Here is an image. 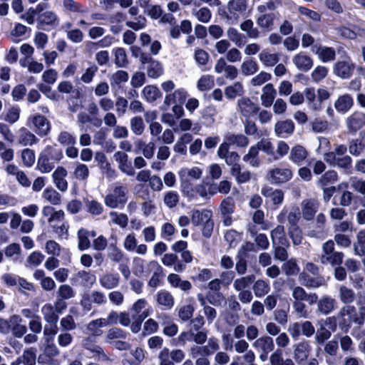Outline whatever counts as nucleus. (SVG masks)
I'll list each match as a JSON object with an SVG mask.
<instances>
[{
	"mask_svg": "<svg viewBox=\"0 0 365 365\" xmlns=\"http://www.w3.org/2000/svg\"><path fill=\"white\" fill-rule=\"evenodd\" d=\"M245 93L244 87L240 82H235L225 89V94L228 99H234Z\"/></svg>",
	"mask_w": 365,
	"mask_h": 365,
	"instance_id": "8fccbe9b",
	"label": "nucleus"
},
{
	"mask_svg": "<svg viewBox=\"0 0 365 365\" xmlns=\"http://www.w3.org/2000/svg\"><path fill=\"white\" fill-rule=\"evenodd\" d=\"M344 258V254L341 252H331L330 254H322L319 257V261L323 264H330L331 265H339L341 264Z\"/></svg>",
	"mask_w": 365,
	"mask_h": 365,
	"instance_id": "473e14b6",
	"label": "nucleus"
},
{
	"mask_svg": "<svg viewBox=\"0 0 365 365\" xmlns=\"http://www.w3.org/2000/svg\"><path fill=\"white\" fill-rule=\"evenodd\" d=\"M294 129V123L291 119L279 120L274 128L275 135L282 138H286L292 135Z\"/></svg>",
	"mask_w": 365,
	"mask_h": 365,
	"instance_id": "9d476101",
	"label": "nucleus"
},
{
	"mask_svg": "<svg viewBox=\"0 0 365 365\" xmlns=\"http://www.w3.org/2000/svg\"><path fill=\"white\" fill-rule=\"evenodd\" d=\"M292 171L289 168H274L268 171L267 178L272 183L281 184L292 178Z\"/></svg>",
	"mask_w": 365,
	"mask_h": 365,
	"instance_id": "0eeeda50",
	"label": "nucleus"
},
{
	"mask_svg": "<svg viewBox=\"0 0 365 365\" xmlns=\"http://www.w3.org/2000/svg\"><path fill=\"white\" fill-rule=\"evenodd\" d=\"M163 73V68L160 63L154 60L150 61L147 68V74L150 78H157Z\"/></svg>",
	"mask_w": 365,
	"mask_h": 365,
	"instance_id": "69168bd1",
	"label": "nucleus"
},
{
	"mask_svg": "<svg viewBox=\"0 0 365 365\" xmlns=\"http://www.w3.org/2000/svg\"><path fill=\"white\" fill-rule=\"evenodd\" d=\"M187 97V92L184 88L175 90L173 93L167 95L165 98L164 103L167 106L173 104L182 105Z\"/></svg>",
	"mask_w": 365,
	"mask_h": 365,
	"instance_id": "b1692460",
	"label": "nucleus"
},
{
	"mask_svg": "<svg viewBox=\"0 0 365 365\" xmlns=\"http://www.w3.org/2000/svg\"><path fill=\"white\" fill-rule=\"evenodd\" d=\"M192 15L201 23H208L212 17V12L207 7L194 8L192 9Z\"/></svg>",
	"mask_w": 365,
	"mask_h": 365,
	"instance_id": "de8ad7c7",
	"label": "nucleus"
},
{
	"mask_svg": "<svg viewBox=\"0 0 365 365\" xmlns=\"http://www.w3.org/2000/svg\"><path fill=\"white\" fill-rule=\"evenodd\" d=\"M126 338V333L121 329L113 327L110 329L106 336V341L112 344L115 339Z\"/></svg>",
	"mask_w": 365,
	"mask_h": 365,
	"instance_id": "e2e57ef3",
	"label": "nucleus"
},
{
	"mask_svg": "<svg viewBox=\"0 0 365 365\" xmlns=\"http://www.w3.org/2000/svg\"><path fill=\"white\" fill-rule=\"evenodd\" d=\"M37 22L41 28H43L44 26L56 27L59 24V19L56 12L46 11L38 16Z\"/></svg>",
	"mask_w": 365,
	"mask_h": 365,
	"instance_id": "4468645a",
	"label": "nucleus"
},
{
	"mask_svg": "<svg viewBox=\"0 0 365 365\" xmlns=\"http://www.w3.org/2000/svg\"><path fill=\"white\" fill-rule=\"evenodd\" d=\"M42 197L53 205H59L61 203V195L53 187L46 188L43 192Z\"/></svg>",
	"mask_w": 365,
	"mask_h": 365,
	"instance_id": "37998d69",
	"label": "nucleus"
},
{
	"mask_svg": "<svg viewBox=\"0 0 365 365\" xmlns=\"http://www.w3.org/2000/svg\"><path fill=\"white\" fill-rule=\"evenodd\" d=\"M72 175L75 179L86 182L89 177L90 171L86 165L77 162L75 163Z\"/></svg>",
	"mask_w": 365,
	"mask_h": 365,
	"instance_id": "58836bf2",
	"label": "nucleus"
},
{
	"mask_svg": "<svg viewBox=\"0 0 365 365\" xmlns=\"http://www.w3.org/2000/svg\"><path fill=\"white\" fill-rule=\"evenodd\" d=\"M318 210V203L314 200H306L302 202V213L307 220L313 219Z\"/></svg>",
	"mask_w": 365,
	"mask_h": 365,
	"instance_id": "bb28decb",
	"label": "nucleus"
},
{
	"mask_svg": "<svg viewBox=\"0 0 365 365\" xmlns=\"http://www.w3.org/2000/svg\"><path fill=\"white\" fill-rule=\"evenodd\" d=\"M354 69V65L349 61H337L333 67L334 73L338 77L346 79L351 77Z\"/></svg>",
	"mask_w": 365,
	"mask_h": 365,
	"instance_id": "f8f14e48",
	"label": "nucleus"
},
{
	"mask_svg": "<svg viewBox=\"0 0 365 365\" xmlns=\"http://www.w3.org/2000/svg\"><path fill=\"white\" fill-rule=\"evenodd\" d=\"M253 292L256 297L260 298L266 296L270 291L269 283L264 279H257L252 286Z\"/></svg>",
	"mask_w": 365,
	"mask_h": 365,
	"instance_id": "ea45409f",
	"label": "nucleus"
},
{
	"mask_svg": "<svg viewBox=\"0 0 365 365\" xmlns=\"http://www.w3.org/2000/svg\"><path fill=\"white\" fill-rule=\"evenodd\" d=\"M277 96V91L273 84L267 83L262 88V93L260 96L262 105L265 108L270 107Z\"/></svg>",
	"mask_w": 365,
	"mask_h": 365,
	"instance_id": "aec40b11",
	"label": "nucleus"
},
{
	"mask_svg": "<svg viewBox=\"0 0 365 365\" xmlns=\"http://www.w3.org/2000/svg\"><path fill=\"white\" fill-rule=\"evenodd\" d=\"M252 347L259 353V359L264 362L268 359V355L274 349L273 339L268 335H263L253 341Z\"/></svg>",
	"mask_w": 365,
	"mask_h": 365,
	"instance_id": "7ed1b4c3",
	"label": "nucleus"
},
{
	"mask_svg": "<svg viewBox=\"0 0 365 365\" xmlns=\"http://www.w3.org/2000/svg\"><path fill=\"white\" fill-rule=\"evenodd\" d=\"M202 356H210L217 353L220 349V341L216 337H210L206 345L201 346Z\"/></svg>",
	"mask_w": 365,
	"mask_h": 365,
	"instance_id": "3c124183",
	"label": "nucleus"
},
{
	"mask_svg": "<svg viewBox=\"0 0 365 365\" xmlns=\"http://www.w3.org/2000/svg\"><path fill=\"white\" fill-rule=\"evenodd\" d=\"M230 173L235 178L236 181L240 184L248 182L251 178L250 172L247 170L242 171L240 165L235 168H231Z\"/></svg>",
	"mask_w": 365,
	"mask_h": 365,
	"instance_id": "bf43d9fd",
	"label": "nucleus"
},
{
	"mask_svg": "<svg viewBox=\"0 0 365 365\" xmlns=\"http://www.w3.org/2000/svg\"><path fill=\"white\" fill-rule=\"evenodd\" d=\"M89 235L90 232L84 228L78 231V247L81 251L88 250L91 247Z\"/></svg>",
	"mask_w": 365,
	"mask_h": 365,
	"instance_id": "4d7b16f0",
	"label": "nucleus"
},
{
	"mask_svg": "<svg viewBox=\"0 0 365 365\" xmlns=\"http://www.w3.org/2000/svg\"><path fill=\"white\" fill-rule=\"evenodd\" d=\"M261 193L264 197L269 198L275 205H279L283 202L284 192L281 190H274L272 187L264 186L262 188Z\"/></svg>",
	"mask_w": 365,
	"mask_h": 365,
	"instance_id": "5701e85b",
	"label": "nucleus"
},
{
	"mask_svg": "<svg viewBox=\"0 0 365 365\" xmlns=\"http://www.w3.org/2000/svg\"><path fill=\"white\" fill-rule=\"evenodd\" d=\"M126 202L125 188L120 185H115L113 192L105 197V204L110 208L122 207Z\"/></svg>",
	"mask_w": 365,
	"mask_h": 365,
	"instance_id": "20e7f679",
	"label": "nucleus"
},
{
	"mask_svg": "<svg viewBox=\"0 0 365 365\" xmlns=\"http://www.w3.org/2000/svg\"><path fill=\"white\" fill-rule=\"evenodd\" d=\"M349 131L356 133L365 125V113L356 111L350 115L346 120Z\"/></svg>",
	"mask_w": 365,
	"mask_h": 365,
	"instance_id": "9b49d317",
	"label": "nucleus"
},
{
	"mask_svg": "<svg viewBox=\"0 0 365 365\" xmlns=\"http://www.w3.org/2000/svg\"><path fill=\"white\" fill-rule=\"evenodd\" d=\"M259 109V105L253 102L249 97H242L237 102V111L242 118L245 119L256 115Z\"/></svg>",
	"mask_w": 365,
	"mask_h": 365,
	"instance_id": "39448f33",
	"label": "nucleus"
},
{
	"mask_svg": "<svg viewBox=\"0 0 365 365\" xmlns=\"http://www.w3.org/2000/svg\"><path fill=\"white\" fill-rule=\"evenodd\" d=\"M270 365H295L292 359H284L282 349H277L269 356Z\"/></svg>",
	"mask_w": 365,
	"mask_h": 365,
	"instance_id": "4c0bfd02",
	"label": "nucleus"
},
{
	"mask_svg": "<svg viewBox=\"0 0 365 365\" xmlns=\"http://www.w3.org/2000/svg\"><path fill=\"white\" fill-rule=\"evenodd\" d=\"M67 175V170L62 166H58L53 173V182L61 192H65L68 189V182L66 180Z\"/></svg>",
	"mask_w": 365,
	"mask_h": 365,
	"instance_id": "f3484780",
	"label": "nucleus"
},
{
	"mask_svg": "<svg viewBox=\"0 0 365 365\" xmlns=\"http://www.w3.org/2000/svg\"><path fill=\"white\" fill-rule=\"evenodd\" d=\"M259 60L265 67H272L279 61L278 53H271L267 49H264L259 54Z\"/></svg>",
	"mask_w": 365,
	"mask_h": 365,
	"instance_id": "cd10ccee",
	"label": "nucleus"
},
{
	"mask_svg": "<svg viewBox=\"0 0 365 365\" xmlns=\"http://www.w3.org/2000/svg\"><path fill=\"white\" fill-rule=\"evenodd\" d=\"M57 296L61 300H68L75 296V291L70 285L63 284L59 286Z\"/></svg>",
	"mask_w": 365,
	"mask_h": 365,
	"instance_id": "338daca9",
	"label": "nucleus"
},
{
	"mask_svg": "<svg viewBox=\"0 0 365 365\" xmlns=\"http://www.w3.org/2000/svg\"><path fill=\"white\" fill-rule=\"evenodd\" d=\"M119 276L117 274L106 273L100 279L101 285L107 289H111L115 288L119 284Z\"/></svg>",
	"mask_w": 365,
	"mask_h": 365,
	"instance_id": "e433bc0d",
	"label": "nucleus"
},
{
	"mask_svg": "<svg viewBox=\"0 0 365 365\" xmlns=\"http://www.w3.org/2000/svg\"><path fill=\"white\" fill-rule=\"evenodd\" d=\"M45 258L39 251H35L31 253L26 259V267H36L39 266Z\"/></svg>",
	"mask_w": 365,
	"mask_h": 365,
	"instance_id": "774afa93",
	"label": "nucleus"
},
{
	"mask_svg": "<svg viewBox=\"0 0 365 365\" xmlns=\"http://www.w3.org/2000/svg\"><path fill=\"white\" fill-rule=\"evenodd\" d=\"M148 269L150 272H153V275L148 282V285L150 287L156 288L160 285L163 275V268L158 262L153 260L148 263Z\"/></svg>",
	"mask_w": 365,
	"mask_h": 365,
	"instance_id": "ddd939ff",
	"label": "nucleus"
},
{
	"mask_svg": "<svg viewBox=\"0 0 365 365\" xmlns=\"http://www.w3.org/2000/svg\"><path fill=\"white\" fill-rule=\"evenodd\" d=\"M168 281L172 287L179 288L184 292L192 289V284L189 281L182 280L180 276L176 274H170L168 276Z\"/></svg>",
	"mask_w": 365,
	"mask_h": 365,
	"instance_id": "f704fd0d",
	"label": "nucleus"
},
{
	"mask_svg": "<svg viewBox=\"0 0 365 365\" xmlns=\"http://www.w3.org/2000/svg\"><path fill=\"white\" fill-rule=\"evenodd\" d=\"M29 122L32 124L33 130L39 136H46L51 130L50 122L41 115H34L29 118Z\"/></svg>",
	"mask_w": 365,
	"mask_h": 365,
	"instance_id": "423d86ee",
	"label": "nucleus"
},
{
	"mask_svg": "<svg viewBox=\"0 0 365 365\" xmlns=\"http://www.w3.org/2000/svg\"><path fill=\"white\" fill-rule=\"evenodd\" d=\"M215 85L214 78L210 75H203L197 83V88L200 91L211 89Z\"/></svg>",
	"mask_w": 365,
	"mask_h": 365,
	"instance_id": "0e129e2a",
	"label": "nucleus"
},
{
	"mask_svg": "<svg viewBox=\"0 0 365 365\" xmlns=\"http://www.w3.org/2000/svg\"><path fill=\"white\" fill-rule=\"evenodd\" d=\"M41 313L44 320L50 324L55 325L58 320V316L56 309L51 304H46L41 307Z\"/></svg>",
	"mask_w": 365,
	"mask_h": 365,
	"instance_id": "72a5a7b5",
	"label": "nucleus"
},
{
	"mask_svg": "<svg viewBox=\"0 0 365 365\" xmlns=\"http://www.w3.org/2000/svg\"><path fill=\"white\" fill-rule=\"evenodd\" d=\"M63 158L61 151L51 145L46 146L40 153L37 161V169L42 173H50L55 167V163Z\"/></svg>",
	"mask_w": 365,
	"mask_h": 365,
	"instance_id": "f257e3e1",
	"label": "nucleus"
},
{
	"mask_svg": "<svg viewBox=\"0 0 365 365\" xmlns=\"http://www.w3.org/2000/svg\"><path fill=\"white\" fill-rule=\"evenodd\" d=\"M308 155L309 153L304 147L301 145H296L291 148L289 158L293 163L301 165Z\"/></svg>",
	"mask_w": 365,
	"mask_h": 365,
	"instance_id": "2eb2a0df",
	"label": "nucleus"
},
{
	"mask_svg": "<svg viewBox=\"0 0 365 365\" xmlns=\"http://www.w3.org/2000/svg\"><path fill=\"white\" fill-rule=\"evenodd\" d=\"M212 212L207 209L193 210L191 212V222L195 226H202L203 236L210 237L214 228Z\"/></svg>",
	"mask_w": 365,
	"mask_h": 365,
	"instance_id": "f03ea898",
	"label": "nucleus"
},
{
	"mask_svg": "<svg viewBox=\"0 0 365 365\" xmlns=\"http://www.w3.org/2000/svg\"><path fill=\"white\" fill-rule=\"evenodd\" d=\"M336 306V301L330 296H322L318 301L317 311L324 315L330 314Z\"/></svg>",
	"mask_w": 365,
	"mask_h": 365,
	"instance_id": "6ab92c4d",
	"label": "nucleus"
},
{
	"mask_svg": "<svg viewBox=\"0 0 365 365\" xmlns=\"http://www.w3.org/2000/svg\"><path fill=\"white\" fill-rule=\"evenodd\" d=\"M339 297L343 304H350L354 302L356 296L352 289L345 285H341L339 288Z\"/></svg>",
	"mask_w": 365,
	"mask_h": 365,
	"instance_id": "c03bdc74",
	"label": "nucleus"
},
{
	"mask_svg": "<svg viewBox=\"0 0 365 365\" xmlns=\"http://www.w3.org/2000/svg\"><path fill=\"white\" fill-rule=\"evenodd\" d=\"M338 175L334 170H328L318 180L317 184L322 187H326L334 183L337 180Z\"/></svg>",
	"mask_w": 365,
	"mask_h": 365,
	"instance_id": "680f3d73",
	"label": "nucleus"
},
{
	"mask_svg": "<svg viewBox=\"0 0 365 365\" xmlns=\"http://www.w3.org/2000/svg\"><path fill=\"white\" fill-rule=\"evenodd\" d=\"M152 309L148 308L144 310L137 317L133 316L134 321L130 323V330L133 333H138L141 329V325L143 320L147 318L151 313Z\"/></svg>",
	"mask_w": 365,
	"mask_h": 365,
	"instance_id": "864d4df0",
	"label": "nucleus"
},
{
	"mask_svg": "<svg viewBox=\"0 0 365 365\" xmlns=\"http://www.w3.org/2000/svg\"><path fill=\"white\" fill-rule=\"evenodd\" d=\"M241 31L246 33L248 38L252 39L258 38L260 36V32L258 28L255 26L254 21L251 19L243 21L240 26Z\"/></svg>",
	"mask_w": 365,
	"mask_h": 365,
	"instance_id": "2f4dec72",
	"label": "nucleus"
},
{
	"mask_svg": "<svg viewBox=\"0 0 365 365\" xmlns=\"http://www.w3.org/2000/svg\"><path fill=\"white\" fill-rule=\"evenodd\" d=\"M259 70V65L252 58L245 59L240 65V71L243 76H249L255 74Z\"/></svg>",
	"mask_w": 365,
	"mask_h": 365,
	"instance_id": "79ce46f5",
	"label": "nucleus"
},
{
	"mask_svg": "<svg viewBox=\"0 0 365 365\" xmlns=\"http://www.w3.org/2000/svg\"><path fill=\"white\" fill-rule=\"evenodd\" d=\"M106 302L107 299L104 293L100 291H92L83 295L81 304L84 307H86L87 304H88L89 306H91V304L101 306L105 304Z\"/></svg>",
	"mask_w": 365,
	"mask_h": 365,
	"instance_id": "dca6fc26",
	"label": "nucleus"
},
{
	"mask_svg": "<svg viewBox=\"0 0 365 365\" xmlns=\"http://www.w3.org/2000/svg\"><path fill=\"white\" fill-rule=\"evenodd\" d=\"M271 237L273 246H275L277 244H279V245H289L283 225H277L272 230L271 232Z\"/></svg>",
	"mask_w": 365,
	"mask_h": 365,
	"instance_id": "c756f323",
	"label": "nucleus"
},
{
	"mask_svg": "<svg viewBox=\"0 0 365 365\" xmlns=\"http://www.w3.org/2000/svg\"><path fill=\"white\" fill-rule=\"evenodd\" d=\"M274 14H263L256 19V22L260 29L264 32H269L273 30L274 27Z\"/></svg>",
	"mask_w": 365,
	"mask_h": 365,
	"instance_id": "412c9836",
	"label": "nucleus"
},
{
	"mask_svg": "<svg viewBox=\"0 0 365 365\" xmlns=\"http://www.w3.org/2000/svg\"><path fill=\"white\" fill-rule=\"evenodd\" d=\"M115 161L118 163V169L128 176H133L135 174L134 168L132 167L131 162L128 159V155L123 151H117L113 155Z\"/></svg>",
	"mask_w": 365,
	"mask_h": 365,
	"instance_id": "1a4fd4ad",
	"label": "nucleus"
},
{
	"mask_svg": "<svg viewBox=\"0 0 365 365\" xmlns=\"http://www.w3.org/2000/svg\"><path fill=\"white\" fill-rule=\"evenodd\" d=\"M96 336H89L88 337H86L82 341V346L91 351V352L96 353L98 356H102L103 357H105L106 355L103 352V349L96 344Z\"/></svg>",
	"mask_w": 365,
	"mask_h": 365,
	"instance_id": "c9c22d12",
	"label": "nucleus"
},
{
	"mask_svg": "<svg viewBox=\"0 0 365 365\" xmlns=\"http://www.w3.org/2000/svg\"><path fill=\"white\" fill-rule=\"evenodd\" d=\"M254 275L240 277L233 281V288L237 292L245 291L246 289H250L251 285L254 282Z\"/></svg>",
	"mask_w": 365,
	"mask_h": 365,
	"instance_id": "7c9ffc66",
	"label": "nucleus"
},
{
	"mask_svg": "<svg viewBox=\"0 0 365 365\" xmlns=\"http://www.w3.org/2000/svg\"><path fill=\"white\" fill-rule=\"evenodd\" d=\"M76 277L80 279L81 284L86 287H92L96 280V277L93 274L85 270L79 271L76 274Z\"/></svg>",
	"mask_w": 365,
	"mask_h": 365,
	"instance_id": "6e6d98bb",
	"label": "nucleus"
},
{
	"mask_svg": "<svg viewBox=\"0 0 365 365\" xmlns=\"http://www.w3.org/2000/svg\"><path fill=\"white\" fill-rule=\"evenodd\" d=\"M292 62L297 69L302 71H308L313 66L312 58L304 53H299L292 58Z\"/></svg>",
	"mask_w": 365,
	"mask_h": 365,
	"instance_id": "a211bd4d",
	"label": "nucleus"
},
{
	"mask_svg": "<svg viewBox=\"0 0 365 365\" xmlns=\"http://www.w3.org/2000/svg\"><path fill=\"white\" fill-rule=\"evenodd\" d=\"M354 100L351 95L344 94L339 96L334 103L335 109L341 113H345L353 106Z\"/></svg>",
	"mask_w": 365,
	"mask_h": 365,
	"instance_id": "a878e982",
	"label": "nucleus"
},
{
	"mask_svg": "<svg viewBox=\"0 0 365 365\" xmlns=\"http://www.w3.org/2000/svg\"><path fill=\"white\" fill-rule=\"evenodd\" d=\"M156 300L160 306H163L166 309H171L174 305V298L168 291L161 290L156 294Z\"/></svg>",
	"mask_w": 365,
	"mask_h": 365,
	"instance_id": "a19ab883",
	"label": "nucleus"
},
{
	"mask_svg": "<svg viewBox=\"0 0 365 365\" xmlns=\"http://www.w3.org/2000/svg\"><path fill=\"white\" fill-rule=\"evenodd\" d=\"M339 315L344 322L348 321L349 322H354L359 324L358 312L356 308L353 305L347 304L343 307L339 311Z\"/></svg>",
	"mask_w": 365,
	"mask_h": 365,
	"instance_id": "c85d7f7f",
	"label": "nucleus"
},
{
	"mask_svg": "<svg viewBox=\"0 0 365 365\" xmlns=\"http://www.w3.org/2000/svg\"><path fill=\"white\" fill-rule=\"evenodd\" d=\"M259 151L257 144L250 147L247 153L243 156V160L252 167H259L260 163L258 158Z\"/></svg>",
	"mask_w": 365,
	"mask_h": 365,
	"instance_id": "a18cd8bd",
	"label": "nucleus"
},
{
	"mask_svg": "<svg viewBox=\"0 0 365 365\" xmlns=\"http://www.w3.org/2000/svg\"><path fill=\"white\" fill-rule=\"evenodd\" d=\"M179 175L181 179L198 180L202 176V170L197 167L182 168L179 171Z\"/></svg>",
	"mask_w": 365,
	"mask_h": 365,
	"instance_id": "13d9d810",
	"label": "nucleus"
},
{
	"mask_svg": "<svg viewBox=\"0 0 365 365\" xmlns=\"http://www.w3.org/2000/svg\"><path fill=\"white\" fill-rule=\"evenodd\" d=\"M317 55L323 62L331 61L335 59V50L331 47L320 46L316 51Z\"/></svg>",
	"mask_w": 365,
	"mask_h": 365,
	"instance_id": "5fc2aeb1",
	"label": "nucleus"
},
{
	"mask_svg": "<svg viewBox=\"0 0 365 365\" xmlns=\"http://www.w3.org/2000/svg\"><path fill=\"white\" fill-rule=\"evenodd\" d=\"M17 142L22 146H31L38 142V138L27 128H21L17 137Z\"/></svg>",
	"mask_w": 365,
	"mask_h": 365,
	"instance_id": "4be33fe9",
	"label": "nucleus"
},
{
	"mask_svg": "<svg viewBox=\"0 0 365 365\" xmlns=\"http://www.w3.org/2000/svg\"><path fill=\"white\" fill-rule=\"evenodd\" d=\"M225 140L230 145H235L237 147L245 148L249 144L248 138L242 134L228 133L225 135Z\"/></svg>",
	"mask_w": 365,
	"mask_h": 365,
	"instance_id": "49530a36",
	"label": "nucleus"
},
{
	"mask_svg": "<svg viewBox=\"0 0 365 365\" xmlns=\"http://www.w3.org/2000/svg\"><path fill=\"white\" fill-rule=\"evenodd\" d=\"M312 348L308 341H302L294 346V359L299 364H304L310 354Z\"/></svg>",
	"mask_w": 365,
	"mask_h": 365,
	"instance_id": "6e6552de",
	"label": "nucleus"
},
{
	"mask_svg": "<svg viewBox=\"0 0 365 365\" xmlns=\"http://www.w3.org/2000/svg\"><path fill=\"white\" fill-rule=\"evenodd\" d=\"M329 320L330 318H327L325 320L321 319L318 322L319 328L314 336L315 342L317 344H323L331 336V331L326 327L327 322Z\"/></svg>",
	"mask_w": 365,
	"mask_h": 365,
	"instance_id": "393cba45",
	"label": "nucleus"
},
{
	"mask_svg": "<svg viewBox=\"0 0 365 365\" xmlns=\"http://www.w3.org/2000/svg\"><path fill=\"white\" fill-rule=\"evenodd\" d=\"M103 9L106 11L111 10L116 4H118L121 9H127L133 4V0H101L100 2Z\"/></svg>",
	"mask_w": 365,
	"mask_h": 365,
	"instance_id": "09e8293b",
	"label": "nucleus"
},
{
	"mask_svg": "<svg viewBox=\"0 0 365 365\" xmlns=\"http://www.w3.org/2000/svg\"><path fill=\"white\" fill-rule=\"evenodd\" d=\"M20 64L22 67L27 66L29 72L32 73H40L43 70V63L33 58L21 60Z\"/></svg>",
	"mask_w": 365,
	"mask_h": 365,
	"instance_id": "052dcab7",
	"label": "nucleus"
},
{
	"mask_svg": "<svg viewBox=\"0 0 365 365\" xmlns=\"http://www.w3.org/2000/svg\"><path fill=\"white\" fill-rule=\"evenodd\" d=\"M299 280L302 285L307 287L317 288L323 284L322 279L312 277L304 272L299 274Z\"/></svg>",
	"mask_w": 365,
	"mask_h": 365,
	"instance_id": "603ef678",
	"label": "nucleus"
}]
</instances>
